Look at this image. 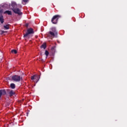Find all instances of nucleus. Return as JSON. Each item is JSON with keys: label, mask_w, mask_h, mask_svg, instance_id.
Returning a JSON list of instances; mask_svg holds the SVG:
<instances>
[{"label": "nucleus", "mask_w": 127, "mask_h": 127, "mask_svg": "<svg viewBox=\"0 0 127 127\" xmlns=\"http://www.w3.org/2000/svg\"><path fill=\"white\" fill-rule=\"evenodd\" d=\"M10 9L12 10L14 13L18 14L19 15L22 14V12H21L20 9L17 8V4L15 2H11Z\"/></svg>", "instance_id": "obj_1"}, {"label": "nucleus", "mask_w": 127, "mask_h": 127, "mask_svg": "<svg viewBox=\"0 0 127 127\" xmlns=\"http://www.w3.org/2000/svg\"><path fill=\"white\" fill-rule=\"evenodd\" d=\"M49 32H48V37H51V38H54V37H57L58 35V32L56 30V28L52 27L50 29Z\"/></svg>", "instance_id": "obj_2"}, {"label": "nucleus", "mask_w": 127, "mask_h": 127, "mask_svg": "<svg viewBox=\"0 0 127 127\" xmlns=\"http://www.w3.org/2000/svg\"><path fill=\"white\" fill-rule=\"evenodd\" d=\"M61 17V16L60 15H54L51 20V22L53 24H57V23L58 22V20L59 18Z\"/></svg>", "instance_id": "obj_3"}, {"label": "nucleus", "mask_w": 127, "mask_h": 127, "mask_svg": "<svg viewBox=\"0 0 127 127\" xmlns=\"http://www.w3.org/2000/svg\"><path fill=\"white\" fill-rule=\"evenodd\" d=\"M33 33H34V31L32 28L28 29L26 34H24L23 37H28L29 38V34H33Z\"/></svg>", "instance_id": "obj_4"}, {"label": "nucleus", "mask_w": 127, "mask_h": 127, "mask_svg": "<svg viewBox=\"0 0 127 127\" xmlns=\"http://www.w3.org/2000/svg\"><path fill=\"white\" fill-rule=\"evenodd\" d=\"M11 79L14 82H20L21 79H22V78L20 77L19 75H14L12 76Z\"/></svg>", "instance_id": "obj_5"}, {"label": "nucleus", "mask_w": 127, "mask_h": 127, "mask_svg": "<svg viewBox=\"0 0 127 127\" xmlns=\"http://www.w3.org/2000/svg\"><path fill=\"white\" fill-rule=\"evenodd\" d=\"M31 80H34L35 83H37V82L39 81V79H40V77H39V75L35 74L31 76Z\"/></svg>", "instance_id": "obj_6"}, {"label": "nucleus", "mask_w": 127, "mask_h": 127, "mask_svg": "<svg viewBox=\"0 0 127 127\" xmlns=\"http://www.w3.org/2000/svg\"><path fill=\"white\" fill-rule=\"evenodd\" d=\"M2 12H3V9H0V14H1L0 16V22H1V23H3V22H4L3 15H1L2 14Z\"/></svg>", "instance_id": "obj_7"}, {"label": "nucleus", "mask_w": 127, "mask_h": 127, "mask_svg": "<svg viewBox=\"0 0 127 127\" xmlns=\"http://www.w3.org/2000/svg\"><path fill=\"white\" fill-rule=\"evenodd\" d=\"M7 92L9 93V97H12L13 95H15V92L12 90L7 89Z\"/></svg>", "instance_id": "obj_8"}, {"label": "nucleus", "mask_w": 127, "mask_h": 127, "mask_svg": "<svg viewBox=\"0 0 127 127\" xmlns=\"http://www.w3.org/2000/svg\"><path fill=\"white\" fill-rule=\"evenodd\" d=\"M5 95H6V91H5V90H0V98L1 97V96H5Z\"/></svg>", "instance_id": "obj_9"}, {"label": "nucleus", "mask_w": 127, "mask_h": 127, "mask_svg": "<svg viewBox=\"0 0 127 127\" xmlns=\"http://www.w3.org/2000/svg\"><path fill=\"white\" fill-rule=\"evenodd\" d=\"M4 14H8V15H12V12L10 10H6L3 12Z\"/></svg>", "instance_id": "obj_10"}, {"label": "nucleus", "mask_w": 127, "mask_h": 127, "mask_svg": "<svg viewBox=\"0 0 127 127\" xmlns=\"http://www.w3.org/2000/svg\"><path fill=\"white\" fill-rule=\"evenodd\" d=\"M47 47V46L46 45V43H43L41 46V48H43V49H45Z\"/></svg>", "instance_id": "obj_11"}, {"label": "nucleus", "mask_w": 127, "mask_h": 127, "mask_svg": "<svg viewBox=\"0 0 127 127\" xmlns=\"http://www.w3.org/2000/svg\"><path fill=\"white\" fill-rule=\"evenodd\" d=\"M10 87L11 89H15V84L14 83H11Z\"/></svg>", "instance_id": "obj_12"}, {"label": "nucleus", "mask_w": 127, "mask_h": 127, "mask_svg": "<svg viewBox=\"0 0 127 127\" xmlns=\"http://www.w3.org/2000/svg\"><path fill=\"white\" fill-rule=\"evenodd\" d=\"M4 28H5V29H9V24H6L5 25L3 26Z\"/></svg>", "instance_id": "obj_13"}, {"label": "nucleus", "mask_w": 127, "mask_h": 127, "mask_svg": "<svg viewBox=\"0 0 127 127\" xmlns=\"http://www.w3.org/2000/svg\"><path fill=\"white\" fill-rule=\"evenodd\" d=\"M11 52V53H14V54H16L17 53V51H16V50H12Z\"/></svg>", "instance_id": "obj_14"}, {"label": "nucleus", "mask_w": 127, "mask_h": 127, "mask_svg": "<svg viewBox=\"0 0 127 127\" xmlns=\"http://www.w3.org/2000/svg\"><path fill=\"white\" fill-rule=\"evenodd\" d=\"M45 54L47 57H48V56L49 55V52H48V51H46Z\"/></svg>", "instance_id": "obj_15"}, {"label": "nucleus", "mask_w": 127, "mask_h": 127, "mask_svg": "<svg viewBox=\"0 0 127 127\" xmlns=\"http://www.w3.org/2000/svg\"><path fill=\"white\" fill-rule=\"evenodd\" d=\"M22 1H23L24 2H27V1H28V0H22Z\"/></svg>", "instance_id": "obj_16"}, {"label": "nucleus", "mask_w": 127, "mask_h": 127, "mask_svg": "<svg viewBox=\"0 0 127 127\" xmlns=\"http://www.w3.org/2000/svg\"><path fill=\"white\" fill-rule=\"evenodd\" d=\"M3 33H4V31H1V34H3Z\"/></svg>", "instance_id": "obj_17"}, {"label": "nucleus", "mask_w": 127, "mask_h": 127, "mask_svg": "<svg viewBox=\"0 0 127 127\" xmlns=\"http://www.w3.org/2000/svg\"><path fill=\"white\" fill-rule=\"evenodd\" d=\"M41 61H42V62H44V61L43 60V59H41Z\"/></svg>", "instance_id": "obj_18"}]
</instances>
